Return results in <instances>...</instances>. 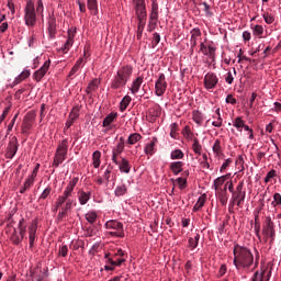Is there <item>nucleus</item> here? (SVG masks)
<instances>
[{"label": "nucleus", "instance_id": "1", "mask_svg": "<svg viewBox=\"0 0 281 281\" xmlns=\"http://www.w3.org/2000/svg\"><path fill=\"white\" fill-rule=\"evenodd\" d=\"M255 251L256 254H255V260H254V254L249 248L245 246H240L238 244L234 246L233 262L238 271H249L251 267H254L251 271H254V269H258V265L260 262V252H258L256 249Z\"/></svg>", "mask_w": 281, "mask_h": 281}, {"label": "nucleus", "instance_id": "2", "mask_svg": "<svg viewBox=\"0 0 281 281\" xmlns=\"http://www.w3.org/2000/svg\"><path fill=\"white\" fill-rule=\"evenodd\" d=\"M132 76H133V66L131 65L121 66L111 81V89H114V90L124 89V87H126V85L128 83V80H131Z\"/></svg>", "mask_w": 281, "mask_h": 281}, {"label": "nucleus", "instance_id": "3", "mask_svg": "<svg viewBox=\"0 0 281 281\" xmlns=\"http://www.w3.org/2000/svg\"><path fill=\"white\" fill-rule=\"evenodd\" d=\"M105 271H114L115 267H122V263L126 262V259H124V251H122V249H119L113 255L105 254Z\"/></svg>", "mask_w": 281, "mask_h": 281}, {"label": "nucleus", "instance_id": "4", "mask_svg": "<svg viewBox=\"0 0 281 281\" xmlns=\"http://www.w3.org/2000/svg\"><path fill=\"white\" fill-rule=\"evenodd\" d=\"M68 150H69V142L67 139L61 140V143L58 145L56 149L54 161H53V166L55 168H58V166H60V164H63V161L67 159Z\"/></svg>", "mask_w": 281, "mask_h": 281}, {"label": "nucleus", "instance_id": "5", "mask_svg": "<svg viewBox=\"0 0 281 281\" xmlns=\"http://www.w3.org/2000/svg\"><path fill=\"white\" fill-rule=\"evenodd\" d=\"M105 229H111L108 232V236L114 238H124V224L117 222V220H110L105 223Z\"/></svg>", "mask_w": 281, "mask_h": 281}, {"label": "nucleus", "instance_id": "6", "mask_svg": "<svg viewBox=\"0 0 281 281\" xmlns=\"http://www.w3.org/2000/svg\"><path fill=\"white\" fill-rule=\"evenodd\" d=\"M76 186H78V178H72L69 181L68 186L66 187L63 195L58 196L57 203H56V210H58V207H60V205H63L64 203L71 201L69 196H71V192H74V188H76Z\"/></svg>", "mask_w": 281, "mask_h": 281}, {"label": "nucleus", "instance_id": "7", "mask_svg": "<svg viewBox=\"0 0 281 281\" xmlns=\"http://www.w3.org/2000/svg\"><path fill=\"white\" fill-rule=\"evenodd\" d=\"M24 13L25 24L30 27H34L36 25V9L34 8V1L29 0L26 2Z\"/></svg>", "mask_w": 281, "mask_h": 281}, {"label": "nucleus", "instance_id": "8", "mask_svg": "<svg viewBox=\"0 0 281 281\" xmlns=\"http://www.w3.org/2000/svg\"><path fill=\"white\" fill-rule=\"evenodd\" d=\"M262 234L266 238V241L271 240V243H273V240H276V225L273 224V221H271V217H267L263 228H262Z\"/></svg>", "mask_w": 281, "mask_h": 281}, {"label": "nucleus", "instance_id": "9", "mask_svg": "<svg viewBox=\"0 0 281 281\" xmlns=\"http://www.w3.org/2000/svg\"><path fill=\"white\" fill-rule=\"evenodd\" d=\"M18 151H19V139L16 138V136H13L9 140L4 157L7 159H14V156L16 155Z\"/></svg>", "mask_w": 281, "mask_h": 281}, {"label": "nucleus", "instance_id": "10", "mask_svg": "<svg viewBox=\"0 0 281 281\" xmlns=\"http://www.w3.org/2000/svg\"><path fill=\"white\" fill-rule=\"evenodd\" d=\"M166 89H168V82H166V75L160 74L155 83L156 95H164V93H166Z\"/></svg>", "mask_w": 281, "mask_h": 281}, {"label": "nucleus", "instance_id": "11", "mask_svg": "<svg viewBox=\"0 0 281 281\" xmlns=\"http://www.w3.org/2000/svg\"><path fill=\"white\" fill-rule=\"evenodd\" d=\"M218 85V77L214 72H207L204 76V87L205 89H215L216 86Z\"/></svg>", "mask_w": 281, "mask_h": 281}, {"label": "nucleus", "instance_id": "12", "mask_svg": "<svg viewBox=\"0 0 281 281\" xmlns=\"http://www.w3.org/2000/svg\"><path fill=\"white\" fill-rule=\"evenodd\" d=\"M52 65V60H46L43 66L36 70L33 74V78L36 80V82H41V80H43V78H45V75L47 74V71H49V67Z\"/></svg>", "mask_w": 281, "mask_h": 281}, {"label": "nucleus", "instance_id": "13", "mask_svg": "<svg viewBox=\"0 0 281 281\" xmlns=\"http://www.w3.org/2000/svg\"><path fill=\"white\" fill-rule=\"evenodd\" d=\"M124 148H125L124 137H120L119 143L112 149V161H113V164H119L117 157H120V155H122Z\"/></svg>", "mask_w": 281, "mask_h": 281}, {"label": "nucleus", "instance_id": "14", "mask_svg": "<svg viewBox=\"0 0 281 281\" xmlns=\"http://www.w3.org/2000/svg\"><path fill=\"white\" fill-rule=\"evenodd\" d=\"M34 120H36V114L34 113H27L24 116L23 123H22V133L27 134L30 128H32V125L34 124Z\"/></svg>", "mask_w": 281, "mask_h": 281}, {"label": "nucleus", "instance_id": "15", "mask_svg": "<svg viewBox=\"0 0 281 281\" xmlns=\"http://www.w3.org/2000/svg\"><path fill=\"white\" fill-rule=\"evenodd\" d=\"M78 117H80V109L74 108L69 114L68 121L66 122L65 131L71 128V126H74V122H76Z\"/></svg>", "mask_w": 281, "mask_h": 281}, {"label": "nucleus", "instance_id": "16", "mask_svg": "<svg viewBox=\"0 0 281 281\" xmlns=\"http://www.w3.org/2000/svg\"><path fill=\"white\" fill-rule=\"evenodd\" d=\"M36 229H38L36 222H32V224L29 226L30 249H32V247H34V243L36 241Z\"/></svg>", "mask_w": 281, "mask_h": 281}, {"label": "nucleus", "instance_id": "17", "mask_svg": "<svg viewBox=\"0 0 281 281\" xmlns=\"http://www.w3.org/2000/svg\"><path fill=\"white\" fill-rule=\"evenodd\" d=\"M271 278V270H263L261 273L256 271L252 281H269Z\"/></svg>", "mask_w": 281, "mask_h": 281}, {"label": "nucleus", "instance_id": "18", "mask_svg": "<svg viewBox=\"0 0 281 281\" xmlns=\"http://www.w3.org/2000/svg\"><path fill=\"white\" fill-rule=\"evenodd\" d=\"M75 36H76V32L68 31V40L66 41L64 46L60 48L63 54H67V52H69V47H71V45H74V37Z\"/></svg>", "mask_w": 281, "mask_h": 281}, {"label": "nucleus", "instance_id": "19", "mask_svg": "<svg viewBox=\"0 0 281 281\" xmlns=\"http://www.w3.org/2000/svg\"><path fill=\"white\" fill-rule=\"evenodd\" d=\"M229 177H232V173L221 176V177H218L217 179L214 180L213 188H214L215 192H218V190H221V188H223V183H225V181L227 179H229Z\"/></svg>", "mask_w": 281, "mask_h": 281}, {"label": "nucleus", "instance_id": "20", "mask_svg": "<svg viewBox=\"0 0 281 281\" xmlns=\"http://www.w3.org/2000/svg\"><path fill=\"white\" fill-rule=\"evenodd\" d=\"M149 21L156 22L159 21V4L156 1L151 3V11L149 14Z\"/></svg>", "mask_w": 281, "mask_h": 281}, {"label": "nucleus", "instance_id": "21", "mask_svg": "<svg viewBox=\"0 0 281 281\" xmlns=\"http://www.w3.org/2000/svg\"><path fill=\"white\" fill-rule=\"evenodd\" d=\"M144 82V77H137L133 82L132 87L130 88L131 93L135 95V93L139 92V89L142 88V85Z\"/></svg>", "mask_w": 281, "mask_h": 281}, {"label": "nucleus", "instance_id": "22", "mask_svg": "<svg viewBox=\"0 0 281 281\" xmlns=\"http://www.w3.org/2000/svg\"><path fill=\"white\" fill-rule=\"evenodd\" d=\"M199 36H201V30L193 29L191 31V40H190L191 53L194 52V47H196V41L199 40Z\"/></svg>", "mask_w": 281, "mask_h": 281}, {"label": "nucleus", "instance_id": "23", "mask_svg": "<svg viewBox=\"0 0 281 281\" xmlns=\"http://www.w3.org/2000/svg\"><path fill=\"white\" fill-rule=\"evenodd\" d=\"M135 10V14L137 18V21H147L148 19V13L146 11V5L145 7H138Z\"/></svg>", "mask_w": 281, "mask_h": 281}, {"label": "nucleus", "instance_id": "24", "mask_svg": "<svg viewBox=\"0 0 281 281\" xmlns=\"http://www.w3.org/2000/svg\"><path fill=\"white\" fill-rule=\"evenodd\" d=\"M226 186H228V191L231 193H246L245 191H243V188H245V182L240 181L238 183V186L236 187V191H234V182L233 181H227Z\"/></svg>", "mask_w": 281, "mask_h": 281}, {"label": "nucleus", "instance_id": "25", "mask_svg": "<svg viewBox=\"0 0 281 281\" xmlns=\"http://www.w3.org/2000/svg\"><path fill=\"white\" fill-rule=\"evenodd\" d=\"M71 205H74V200H68L65 206L61 209V212H59L57 215V218H59V221H63V218L67 216V212H70Z\"/></svg>", "mask_w": 281, "mask_h": 281}, {"label": "nucleus", "instance_id": "26", "mask_svg": "<svg viewBox=\"0 0 281 281\" xmlns=\"http://www.w3.org/2000/svg\"><path fill=\"white\" fill-rule=\"evenodd\" d=\"M115 166H119L121 172H125V175H128V172H131V164L126 160V158H122L119 164H115Z\"/></svg>", "mask_w": 281, "mask_h": 281}, {"label": "nucleus", "instance_id": "27", "mask_svg": "<svg viewBox=\"0 0 281 281\" xmlns=\"http://www.w3.org/2000/svg\"><path fill=\"white\" fill-rule=\"evenodd\" d=\"M48 36L49 38H56V18H49Z\"/></svg>", "mask_w": 281, "mask_h": 281}, {"label": "nucleus", "instance_id": "28", "mask_svg": "<svg viewBox=\"0 0 281 281\" xmlns=\"http://www.w3.org/2000/svg\"><path fill=\"white\" fill-rule=\"evenodd\" d=\"M170 170L176 176L179 175V172H183V161L171 162Z\"/></svg>", "mask_w": 281, "mask_h": 281}, {"label": "nucleus", "instance_id": "29", "mask_svg": "<svg viewBox=\"0 0 281 281\" xmlns=\"http://www.w3.org/2000/svg\"><path fill=\"white\" fill-rule=\"evenodd\" d=\"M79 203L80 205H87L89 203V200L91 199V192H85V191H79Z\"/></svg>", "mask_w": 281, "mask_h": 281}, {"label": "nucleus", "instance_id": "30", "mask_svg": "<svg viewBox=\"0 0 281 281\" xmlns=\"http://www.w3.org/2000/svg\"><path fill=\"white\" fill-rule=\"evenodd\" d=\"M199 240H201V235L196 233L193 237L189 238V248H191V250L196 249V247H199Z\"/></svg>", "mask_w": 281, "mask_h": 281}, {"label": "nucleus", "instance_id": "31", "mask_svg": "<svg viewBox=\"0 0 281 281\" xmlns=\"http://www.w3.org/2000/svg\"><path fill=\"white\" fill-rule=\"evenodd\" d=\"M117 117V113H110L102 122L103 128H106V126H111L115 122Z\"/></svg>", "mask_w": 281, "mask_h": 281}, {"label": "nucleus", "instance_id": "32", "mask_svg": "<svg viewBox=\"0 0 281 281\" xmlns=\"http://www.w3.org/2000/svg\"><path fill=\"white\" fill-rule=\"evenodd\" d=\"M87 7L93 16L98 15V0H87Z\"/></svg>", "mask_w": 281, "mask_h": 281}, {"label": "nucleus", "instance_id": "33", "mask_svg": "<svg viewBox=\"0 0 281 281\" xmlns=\"http://www.w3.org/2000/svg\"><path fill=\"white\" fill-rule=\"evenodd\" d=\"M98 87H100V79L94 78L87 87V93L88 95L92 92V91H98Z\"/></svg>", "mask_w": 281, "mask_h": 281}, {"label": "nucleus", "instance_id": "34", "mask_svg": "<svg viewBox=\"0 0 281 281\" xmlns=\"http://www.w3.org/2000/svg\"><path fill=\"white\" fill-rule=\"evenodd\" d=\"M146 27V20H138L136 38L137 41L142 40V35L144 34V29Z\"/></svg>", "mask_w": 281, "mask_h": 281}, {"label": "nucleus", "instance_id": "35", "mask_svg": "<svg viewBox=\"0 0 281 281\" xmlns=\"http://www.w3.org/2000/svg\"><path fill=\"white\" fill-rule=\"evenodd\" d=\"M18 229H19V236L22 238H25V232L27 229V226L25 225V220L24 218H21L20 222H19V226H18Z\"/></svg>", "mask_w": 281, "mask_h": 281}, {"label": "nucleus", "instance_id": "36", "mask_svg": "<svg viewBox=\"0 0 281 281\" xmlns=\"http://www.w3.org/2000/svg\"><path fill=\"white\" fill-rule=\"evenodd\" d=\"M192 120L193 122H195V124H199V126H201V124H203V113H201L199 110L193 111Z\"/></svg>", "mask_w": 281, "mask_h": 281}, {"label": "nucleus", "instance_id": "37", "mask_svg": "<svg viewBox=\"0 0 281 281\" xmlns=\"http://www.w3.org/2000/svg\"><path fill=\"white\" fill-rule=\"evenodd\" d=\"M131 100H133V99L131 98V95H125V97L122 99V101H121V103H120V111H121L122 113H124V111H125L126 109H128V104H131Z\"/></svg>", "mask_w": 281, "mask_h": 281}, {"label": "nucleus", "instance_id": "38", "mask_svg": "<svg viewBox=\"0 0 281 281\" xmlns=\"http://www.w3.org/2000/svg\"><path fill=\"white\" fill-rule=\"evenodd\" d=\"M101 157H102V153H100V150H95L92 154V161H93V167L94 168H100V164H101Z\"/></svg>", "mask_w": 281, "mask_h": 281}, {"label": "nucleus", "instance_id": "39", "mask_svg": "<svg viewBox=\"0 0 281 281\" xmlns=\"http://www.w3.org/2000/svg\"><path fill=\"white\" fill-rule=\"evenodd\" d=\"M139 139H142V135L139 133L131 134L127 138V144L133 146V145L137 144V142H139Z\"/></svg>", "mask_w": 281, "mask_h": 281}, {"label": "nucleus", "instance_id": "40", "mask_svg": "<svg viewBox=\"0 0 281 281\" xmlns=\"http://www.w3.org/2000/svg\"><path fill=\"white\" fill-rule=\"evenodd\" d=\"M213 153L217 156L221 157L223 155V148L221 147V139H216L213 144Z\"/></svg>", "mask_w": 281, "mask_h": 281}, {"label": "nucleus", "instance_id": "41", "mask_svg": "<svg viewBox=\"0 0 281 281\" xmlns=\"http://www.w3.org/2000/svg\"><path fill=\"white\" fill-rule=\"evenodd\" d=\"M233 126H235V128H237V131H239V133H243V128L245 126V121L243 120V117L238 116L233 122Z\"/></svg>", "mask_w": 281, "mask_h": 281}, {"label": "nucleus", "instance_id": "42", "mask_svg": "<svg viewBox=\"0 0 281 281\" xmlns=\"http://www.w3.org/2000/svg\"><path fill=\"white\" fill-rule=\"evenodd\" d=\"M233 194V201H237L238 207L243 205V202L245 201V196L247 193H232Z\"/></svg>", "mask_w": 281, "mask_h": 281}, {"label": "nucleus", "instance_id": "43", "mask_svg": "<svg viewBox=\"0 0 281 281\" xmlns=\"http://www.w3.org/2000/svg\"><path fill=\"white\" fill-rule=\"evenodd\" d=\"M11 241L13 243V245H21V243H23V238L19 235L16 228H14L11 235Z\"/></svg>", "mask_w": 281, "mask_h": 281}, {"label": "nucleus", "instance_id": "44", "mask_svg": "<svg viewBox=\"0 0 281 281\" xmlns=\"http://www.w3.org/2000/svg\"><path fill=\"white\" fill-rule=\"evenodd\" d=\"M127 190L128 189L126 188V184H122V186L116 187V189L114 190V194H115V196H124V194H126Z\"/></svg>", "mask_w": 281, "mask_h": 281}, {"label": "nucleus", "instance_id": "45", "mask_svg": "<svg viewBox=\"0 0 281 281\" xmlns=\"http://www.w3.org/2000/svg\"><path fill=\"white\" fill-rule=\"evenodd\" d=\"M156 142L157 139H153L149 144L146 145L145 155H154Z\"/></svg>", "mask_w": 281, "mask_h": 281}, {"label": "nucleus", "instance_id": "46", "mask_svg": "<svg viewBox=\"0 0 281 281\" xmlns=\"http://www.w3.org/2000/svg\"><path fill=\"white\" fill-rule=\"evenodd\" d=\"M86 220L88 221V223H91V225H93V223H95V221H98V213L91 211L88 212L86 214Z\"/></svg>", "mask_w": 281, "mask_h": 281}, {"label": "nucleus", "instance_id": "47", "mask_svg": "<svg viewBox=\"0 0 281 281\" xmlns=\"http://www.w3.org/2000/svg\"><path fill=\"white\" fill-rule=\"evenodd\" d=\"M218 199L222 205H227V188H224L222 192L218 193Z\"/></svg>", "mask_w": 281, "mask_h": 281}, {"label": "nucleus", "instance_id": "48", "mask_svg": "<svg viewBox=\"0 0 281 281\" xmlns=\"http://www.w3.org/2000/svg\"><path fill=\"white\" fill-rule=\"evenodd\" d=\"M205 205V198L200 196L196 201L195 205L193 206V212H199Z\"/></svg>", "mask_w": 281, "mask_h": 281}, {"label": "nucleus", "instance_id": "49", "mask_svg": "<svg viewBox=\"0 0 281 281\" xmlns=\"http://www.w3.org/2000/svg\"><path fill=\"white\" fill-rule=\"evenodd\" d=\"M216 115H217V121H214L212 125L215 126L216 128H221V126H223V119L221 117V109L216 110Z\"/></svg>", "mask_w": 281, "mask_h": 281}, {"label": "nucleus", "instance_id": "50", "mask_svg": "<svg viewBox=\"0 0 281 281\" xmlns=\"http://www.w3.org/2000/svg\"><path fill=\"white\" fill-rule=\"evenodd\" d=\"M113 172V167H108L103 173V179L105 180L106 186H109V182L111 181V173Z\"/></svg>", "mask_w": 281, "mask_h": 281}, {"label": "nucleus", "instance_id": "51", "mask_svg": "<svg viewBox=\"0 0 281 281\" xmlns=\"http://www.w3.org/2000/svg\"><path fill=\"white\" fill-rule=\"evenodd\" d=\"M192 149L195 153V155H201L202 147H201V144L199 143V139L196 138L193 139Z\"/></svg>", "mask_w": 281, "mask_h": 281}, {"label": "nucleus", "instance_id": "52", "mask_svg": "<svg viewBox=\"0 0 281 281\" xmlns=\"http://www.w3.org/2000/svg\"><path fill=\"white\" fill-rule=\"evenodd\" d=\"M254 32V36H262V34H265V27H262V25H255L252 29Z\"/></svg>", "mask_w": 281, "mask_h": 281}, {"label": "nucleus", "instance_id": "53", "mask_svg": "<svg viewBox=\"0 0 281 281\" xmlns=\"http://www.w3.org/2000/svg\"><path fill=\"white\" fill-rule=\"evenodd\" d=\"M49 194H52V187H47V188L42 192V194H41L40 198H38V201H40V202L45 201V199H47V196H49Z\"/></svg>", "mask_w": 281, "mask_h": 281}, {"label": "nucleus", "instance_id": "54", "mask_svg": "<svg viewBox=\"0 0 281 281\" xmlns=\"http://www.w3.org/2000/svg\"><path fill=\"white\" fill-rule=\"evenodd\" d=\"M184 154L182 153L181 149H175L171 151V159H183Z\"/></svg>", "mask_w": 281, "mask_h": 281}, {"label": "nucleus", "instance_id": "55", "mask_svg": "<svg viewBox=\"0 0 281 281\" xmlns=\"http://www.w3.org/2000/svg\"><path fill=\"white\" fill-rule=\"evenodd\" d=\"M262 18L268 25H271V23H273V21H276V18H273V15L268 12L263 13Z\"/></svg>", "mask_w": 281, "mask_h": 281}, {"label": "nucleus", "instance_id": "56", "mask_svg": "<svg viewBox=\"0 0 281 281\" xmlns=\"http://www.w3.org/2000/svg\"><path fill=\"white\" fill-rule=\"evenodd\" d=\"M160 41H161V36L159 35V33H154L153 42H151L153 47H157V45H159Z\"/></svg>", "mask_w": 281, "mask_h": 281}, {"label": "nucleus", "instance_id": "57", "mask_svg": "<svg viewBox=\"0 0 281 281\" xmlns=\"http://www.w3.org/2000/svg\"><path fill=\"white\" fill-rule=\"evenodd\" d=\"M276 175L277 171L274 169L270 170L265 178V183H269V181H271V179H273Z\"/></svg>", "mask_w": 281, "mask_h": 281}, {"label": "nucleus", "instance_id": "58", "mask_svg": "<svg viewBox=\"0 0 281 281\" xmlns=\"http://www.w3.org/2000/svg\"><path fill=\"white\" fill-rule=\"evenodd\" d=\"M132 1L134 4V10L146 5V0H132Z\"/></svg>", "mask_w": 281, "mask_h": 281}, {"label": "nucleus", "instance_id": "59", "mask_svg": "<svg viewBox=\"0 0 281 281\" xmlns=\"http://www.w3.org/2000/svg\"><path fill=\"white\" fill-rule=\"evenodd\" d=\"M67 254H69V248L67 247V245H64L59 248V255L63 258H67Z\"/></svg>", "mask_w": 281, "mask_h": 281}, {"label": "nucleus", "instance_id": "60", "mask_svg": "<svg viewBox=\"0 0 281 281\" xmlns=\"http://www.w3.org/2000/svg\"><path fill=\"white\" fill-rule=\"evenodd\" d=\"M180 190H184L186 186H188V180L184 178L177 179Z\"/></svg>", "mask_w": 281, "mask_h": 281}, {"label": "nucleus", "instance_id": "61", "mask_svg": "<svg viewBox=\"0 0 281 281\" xmlns=\"http://www.w3.org/2000/svg\"><path fill=\"white\" fill-rule=\"evenodd\" d=\"M273 199H274V201L272 202L273 207H276V205H281V194L280 193H274Z\"/></svg>", "mask_w": 281, "mask_h": 281}, {"label": "nucleus", "instance_id": "62", "mask_svg": "<svg viewBox=\"0 0 281 281\" xmlns=\"http://www.w3.org/2000/svg\"><path fill=\"white\" fill-rule=\"evenodd\" d=\"M232 164V158H227L225 162L222 165L220 172H224V170H227L229 168V165Z\"/></svg>", "mask_w": 281, "mask_h": 281}, {"label": "nucleus", "instance_id": "63", "mask_svg": "<svg viewBox=\"0 0 281 281\" xmlns=\"http://www.w3.org/2000/svg\"><path fill=\"white\" fill-rule=\"evenodd\" d=\"M207 56L214 58L216 56V48L213 46L207 47Z\"/></svg>", "mask_w": 281, "mask_h": 281}, {"label": "nucleus", "instance_id": "64", "mask_svg": "<svg viewBox=\"0 0 281 281\" xmlns=\"http://www.w3.org/2000/svg\"><path fill=\"white\" fill-rule=\"evenodd\" d=\"M43 10H44L43 0H37V5H36L37 14H43Z\"/></svg>", "mask_w": 281, "mask_h": 281}]
</instances>
